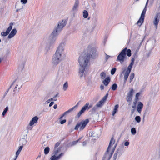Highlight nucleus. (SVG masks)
Instances as JSON below:
<instances>
[{"label":"nucleus","instance_id":"1","mask_svg":"<svg viewBox=\"0 0 160 160\" xmlns=\"http://www.w3.org/2000/svg\"><path fill=\"white\" fill-rule=\"evenodd\" d=\"M96 48L92 45L89 46L88 48L87 52L83 56L79 57L78 61L80 65L79 73L81 78L85 77V69L88 65L90 58H94L97 55Z\"/></svg>","mask_w":160,"mask_h":160},{"label":"nucleus","instance_id":"2","mask_svg":"<svg viewBox=\"0 0 160 160\" xmlns=\"http://www.w3.org/2000/svg\"><path fill=\"white\" fill-rule=\"evenodd\" d=\"M65 43L61 42L57 48L55 53L53 55L52 59V63L54 65L56 66L58 64L66 57L64 52V47Z\"/></svg>","mask_w":160,"mask_h":160},{"label":"nucleus","instance_id":"3","mask_svg":"<svg viewBox=\"0 0 160 160\" xmlns=\"http://www.w3.org/2000/svg\"><path fill=\"white\" fill-rule=\"evenodd\" d=\"M126 55L128 57L131 56V51L130 49H128L127 48H125L118 55L116 61L119 62L121 64L123 63L126 59Z\"/></svg>","mask_w":160,"mask_h":160},{"label":"nucleus","instance_id":"4","mask_svg":"<svg viewBox=\"0 0 160 160\" xmlns=\"http://www.w3.org/2000/svg\"><path fill=\"white\" fill-rule=\"evenodd\" d=\"M67 21L63 20L58 22V25L55 27L52 32L51 34V36L57 37L59 33L62 30L63 28L66 26Z\"/></svg>","mask_w":160,"mask_h":160},{"label":"nucleus","instance_id":"5","mask_svg":"<svg viewBox=\"0 0 160 160\" xmlns=\"http://www.w3.org/2000/svg\"><path fill=\"white\" fill-rule=\"evenodd\" d=\"M115 141V140L113 137H112L110 140L107 150L102 158V160H105L106 159H107V160H110L113 153V151H112L111 153H109V149L110 148L111 146L114 143Z\"/></svg>","mask_w":160,"mask_h":160},{"label":"nucleus","instance_id":"6","mask_svg":"<svg viewBox=\"0 0 160 160\" xmlns=\"http://www.w3.org/2000/svg\"><path fill=\"white\" fill-rule=\"evenodd\" d=\"M12 84H13L12 87H14L13 90L14 94H15L16 92H18L19 90L22 86L21 81L18 79H16L13 82Z\"/></svg>","mask_w":160,"mask_h":160},{"label":"nucleus","instance_id":"7","mask_svg":"<svg viewBox=\"0 0 160 160\" xmlns=\"http://www.w3.org/2000/svg\"><path fill=\"white\" fill-rule=\"evenodd\" d=\"M149 0H147L146 3V4L145 7L143 9L142 13L141 14L140 17L139 19V20L138 21L137 23V24L139 26H140L142 23H143L145 18V14L146 13V12L147 10V6Z\"/></svg>","mask_w":160,"mask_h":160},{"label":"nucleus","instance_id":"8","mask_svg":"<svg viewBox=\"0 0 160 160\" xmlns=\"http://www.w3.org/2000/svg\"><path fill=\"white\" fill-rule=\"evenodd\" d=\"M89 122V120L87 119L83 121H82L79 122H78L75 127L74 129L78 130L79 128L80 130H83Z\"/></svg>","mask_w":160,"mask_h":160},{"label":"nucleus","instance_id":"9","mask_svg":"<svg viewBox=\"0 0 160 160\" xmlns=\"http://www.w3.org/2000/svg\"><path fill=\"white\" fill-rule=\"evenodd\" d=\"M57 37H55L53 36H51V34L50 35L49 38V43L47 45L45 48L47 52L49 51L51 48L52 47Z\"/></svg>","mask_w":160,"mask_h":160},{"label":"nucleus","instance_id":"10","mask_svg":"<svg viewBox=\"0 0 160 160\" xmlns=\"http://www.w3.org/2000/svg\"><path fill=\"white\" fill-rule=\"evenodd\" d=\"M123 152V149L121 148H119L116 151L113 155V158H117V157L119 158L121 156Z\"/></svg>","mask_w":160,"mask_h":160},{"label":"nucleus","instance_id":"11","mask_svg":"<svg viewBox=\"0 0 160 160\" xmlns=\"http://www.w3.org/2000/svg\"><path fill=\"white\" fill-rule=\"evenodd\" d=\"M134 90L133 88L131 89L129 92L128 93L126 97V100L128 102H130L132 99Z\"/></svg>","mask_w":160,"mask_h":160},{"label":"nucleus","instance_id":"12","mask_svg":"<svg viewBox=\"0 0 160 160\" xmlns=\"http://www.w3.org/2000/svg\"><path fill=\"white\" fill-rule=\"evenodd\" d=\"M160 19V13H158L156 15L155 17L154 20L153 21V23L155 27H156V29L157 28L158 23L159 22Z\"/></svg>","mask_w":160,"mask_h":160},{"label":"nucleus","instance_id":"13","mask_svg":"<svg viewBox=\"0 0 160 160\" xmlns=\"http://www.w3.org/2000/svg\"><path fill=\"white\" fill-rule=\"evenodd\" d=\"M79 2L78 0H76L72 10V12L74 14L78 10Z\"/></svg>","mask_w":160,"mask_h":160},{"label":"nucleus","instance_id":"14","mask_svg":"<svg viewBox=\"0 0 160 160\" xmlns=\"http://www.w3.org/2000/svg\"><path fill=\"white\" fill-rule=\"evenodd\" d=\"M89 104V103H87L85 105L82 107L81 110L78 112V117H79L87 109L88 106Z\"/></svg>","mask_w":160,"mask_h":160},{"label":"nucleus","instance_id":"15","mask_svg":"<svg viewBox=\"0 0 160 160\" xmlns=\"http://www.w3.org/2000/svg\"><path fill=\"white\" fill-rule=\"evenodd\" d=\"M143 106V103L141 102H138L137 107V111L139 114H141Z\"/></svg>","mask_w":160,"mask_h":160},{"label":"nucleus","instance_id":"16","mask_svg":"<svg viewBox=\"0 0 160 160\" xmlns=\"http://www.w3.org/2000/svg\"><path fill=\"white\" fill-rule=\"evenodd\" d=\"M38 119V116H36L33 117L30 122L29 124V126H32L34 124L36 123Z\"/></svg>","mask_w":160,"mask_h":160},{"label":"nucleus","instance_id":"17","mask_svg":"<svg viewBox=\"0 0 160 160\" xmlns=\"http://www.w3.org/2000/svg\"><path fill=\"white\" fill-rule=\"evenodd\" d=\"M64 155L63 153H61L59 154L58 156L54 155L52 156L50 158L51 160H58L62 156Z\"/></svg>","mask_w":160,"mask_h":160},{"label":"nucleus","instance_id":"18","mask_svg":"<svg viewBox=\"0 0 160 160\" xmlns=\"http://www.w3.org/2000/svg\"><path fill=\"white\" fill-rule=\"evenodd\" d=\"M17 30L15 28H14L12 30L10 33L8 35V38H11L13 37L17 33Z\"/></svg>","mask_w":160,"mask_h":160},{"label":"nucleus","instance_id":"19","mask_svg":"<svg viewBox=\"0 0 160 160\" xmlns=\"http://www.w3.org/2000/svg\"><path fill=\"white\" fill-rule=\"evenodd\" d=\"M78 103L76 105H75L74 106L72 107L71 108H70L69 110H68V111L65 112L64 113V114L65 115H67L68 114H69L70 112H72L73 110L75 108L77 107L78 105Z\"/></svg>","mask_w":160,"mask_h":160},{"label":"nucleus","instance_id":"20","mask_svg":"<svg viewBox=\"0 0 160 160\" xmlns=\"http://www.w3.org/2000/svg\"><path fill=\"white\" fill-rule=\"evenodd\" d=\"M110 81V79L109 77L106 78L103 81V83L104 84L107 86L109 82Z\"/></svg>","mask_w":160,"mask_h":160},{"label":"nucleus","instance_id":"21","mask_svg":"<svg viewBox=\"0 0 160 160\" xmlns=\"http://www.w3.org/2000/svg\"><path fill=\"white\" fill-rule=\"evenodd\" d=\"M22 148H23V146L22 145H21V146H20V147H19V148H18V150L16 152V157H15V158H17L18 157V155L19 154H20L21 151L22 150Z\"/></svg>","mask_w":160,"mask_h":160},{"label":"nucleus","instance_id":"22","mask_svg":"<svg viewBox=\"0 0 160 160\" xmlns=\"http://www.w3.org/2000/svg\"><path fill=\"white\" fill-rule=\"evenodd\" d=\"M11 54V50L10 49H7L5 52V54L3 58H6L9 55Z\"/></svg>","mask_w":160,"mask_h":160},{"label":"nucleus","instance_id":"23","mask_svg":"<svg viewBox=\"0 0 160 160\" xmlns=\"http://www.w3.org/2000/svg\"><path fill=\"white\" fill-rule=\"evenodd\" d=\"M135 59L134 58H132L131 60V62L129 65L128 66V68L132 70V66L134 64Z\"/></svg>","mask_w":160,"mask_h":160},{"label":"nucleus","instance_id":"24","mask_svg":"<svg viewBox=\"0 0 160 160\" xmlns=\"http://www.w3.org/2000/svg\"><path fill=\"white\" fill-rule=\"evenodd\" d=\"M68 88V82H66L63 84V89L64 91H66Z\"/></svg>","mask_w":160,"mask_h":160},{"label":"nucleus","instance_id":"25","mask_svg":"<svg viewBox=\"0 0 160 160\" xmlns=\"http://www.w3.org/2000/svg\"><path fill=\"white\" fill-rule=\"evenodd\" d=\"M103 103L104 102L101 100L97 103L96 106L97 107H100L102 106Z\"/></svg>","mask_w":160,"mask_h":160},{"label":"nucleus","instance_id":"26","mask_svg":"<svg viewBox=\"0 0 160 160\" xmlns=\"http://www.w3.org/2000/svg\"><path fill=\"white\" fill-rule=\"evenodd\" d=\"M13 25V23H10V26L8 27V28L7 29L6 32L9 34L11 31V30L12 29V25Z\"/></svg>","mask_w":160,"mask_h":160},{"label":"nucleus","instance_id":"27","mask_svg":"<svg viewBox=\"0 0 160 160\" xmlns=\"http://www.w3.org/2000/svg\"><path fill=\"white\" fill-rule=\"evenodd\" d=\"M12 86H13V84H11L10 85V87L6 90V91H5V92L4 93V94L3 95V98H4L7 95V94L8 92V91H9V90L12 87Z\"/></svg>","mask_w":160,"mask_h":160},{"label":"nucleus","instance_id":"28","mask_svg":"<svg viewBox=\"0 0 160 160\" xmlns=\"http://www.w3.org/2000/svg\"><path fill=\"white\" fill-rule=\"evenodd\" d=\"M20 142L21 143H22V145H24L27 143V141L24 138H22L20 140Z\"/></svg>","mask_w":160,"mask_h":160},{"label":"nucleus","instance_id":"29","mask_svg":"<svg viewBox=\"0 0 160 160\" xmlns=\"http://www.w3.org/2000/svg\"><path fill=\"white\" fill-rule=\"evenodd\" d=\"M88 13L87 11L84 10L83 12V16L85 18H86L88 17Z\"/></svg>","mask_w":160,"mask_h":160},{"label":"nucleus","instance_id":"30","mask_svg":"<svg viewBox=\"0 0 160 160\" xmlns=\"http://www.w3.org/2000/svg\"><path fill=\"white\" fill-rule=\"evenodd\" d=\"M8 110V107L7 106L4 109L3 111L2 112V115L3 117L6 115V112Z\"/></svg>","mask_w":160,"mask_h":160},{"label":"nucleus","instance_id":"31","mask_svg":"<svg viewBox=\"0 0 160 160\" xmlns=\"http://www.w3.org/2000/svg\"><path fill=\"white\" fill-rule=\"evenodd\" d=\"M135 119L137 123H139L141 122V118L140 116H137L135 117Z\"/></svg>","mask_w":160,"mask_h":160},{"label":"nucleus","instance_id":"32","mask_svg":"<svg viewBox=\"0 0 160 160\" xmlns=\"http://www.w3.org/2000/svg\"><path fill=\"white\" fill-rule=\"evenodd\" d=\"M81 138H80L76 140L73 141L71 143L70 146H72L76 144L79 142V141L81 139Z\"/></svg>","mask_w":160,"mask_h":160},{"label":"nucleus","instance_id":"33","mask_svg":"<svg viewBox=\"0 0 160 160\" xmlns=\"http://www.w3.org/2000/svg\"><path fill=\"white\" fill-rule=\"evenodd\" d=\"M118 88V85L116 83H114L112 85L111 87V89L112 90L115 91Z\"/></svg>","mask_w":160,"mask_h":160},{"label":"nucleus","instance_id":"34","mask_svg":"<svg viewBox=\"0 0 160 160\" xmlns=\"http://www.w3.org/2000/svg\"><path fill=\"white\" fill-rule=\"evenodd\" d=\"M49 150L50 149L48 147L45 148L44 150V154L45 155L49 153Z\"/></svg>","mask_w":160,"mask_h":160},{"label":"nucleus","instance_id":"35","mask_svg":"<svg viewBox=\"0 0 160 160\" xmlns=\"http://www.w3.org/2000/svg\"><path fill=\"white\" fill-rule=\"evenodd\" d=\"M100 76L101 77V78L102 79H104V78L106 76V74L104 72H102L100 74Z\"/></svg>","mask_w":160,"mask_h":160},{"label":"nucleus","instance_id":"36","mask_svg":"<svg viewBox=\"0 0 160 160\" xmlns=\"http://www.w3.org/2000/svg\"><path fill=\"white\" fill-rule=\"evenodd\" d=\"M134 73L133 72H132L130 74V82H131L132 80L133 79L134 77Z\"/></svg>","mask_w":160,"mask_h":160},{"label":"nucleus","instance_id":"37","mask_svg":"<svg viewBox=\"0 0 160 160\" xmlns=\"http://www.w3.org/2000/svg\"><path fill=\"white\" fill-rule=\"evenodd\" d=\"M131 132L132 135H135L136 133V130L135 128H132L131 129Z\"/></svg>","mask_w":160,"mask_h":160},{"label":"nucleus","instance_id":"38","mask_svg":"<svg viewBox=\"0 0 160 160\" xmlns=\"http://www.w3.org/2000/svg\"><path fill=\"white\" fill-rule=\"evenodd\" d=\"M139 49V48H138V49H137V50H136L135 52L133 55L134 57L133 58H134V59L137 58L138 57V53Z\"/></svg>","mask_w":160,"mask_h":160},{"label":"nucleus","instance_id":"39","mask_svg":"<svg viewBox=\"0 0 160 160\" xmlns=\"http://www.w3.org/2000/svg\"><path fill=\"white\" fill-rule=\"evenodd\" d=\"M131 71V69L127 68V70L125 72L124 74L129 75V74L130 73Z\"/></svg>","mask_w":160,"mask_h":160},{"label":"nucleus","instance_id":"40","mask_svg":"<svg viewBox=\"0 0 160 160\" xmlns=\"http://www.w3.org/2000/svg\"><path fill=\"white\" fill-rule=\"evenodd\" d=\"M116 69V68H113L112 69L111 71V74L112 75H113L115 74Z\"/></svg>","mask_w":160,"mask_h":160},{"label":"nucleus","instance_id":"41","mask_svg":"<svg viewBox=\"0 0 160 160\" xmlns=\"http://www.w3.org/2000/svg\"><path fill=\"white\" fill-rule=\"evenodd\" d=\"M105 62H106L108 60V59L109 58V57H111V56H109V55H108L106 53L105 54Z\"/></svg>","mask_w":160,"mask_h":160},{"label":"nucleus","instance_id":"42","mask_svg":"<svg viewBox=\"0 0 160 160\" xmlns=\"http://www.w3.org/2000/svg\"><path fill=\"white\" fill-rule=\"evenodd\" d=\"M8 34L6 32H1V35L3 36H6Z\"/></svg>","mask_w":160,"mask_h":160},{"label":"nucleus","instance_id":"43","mask_svg":"<svg viewBox=\"0 0 160 160\" xmlns=\"http://www.w3.org/2000/svg\"><path fill=\"white\" fill-rule=\"evenodd\" d=\"M118 107L119 106L118 104L115 105V106H114V108L113 111L116 112H117V111L118 110Z\"/></svg>","mask_w":160,"mask_h":160},{"label":"nucleus","instance_id":"44","mask_svg":"<svg viewBox=\"0 0 160 160\" xmlns=\"http://www.w3.org/2000/svg\"><path fill=\"white\" fill-rule=\"evenodd\" d=\"M66 122V119H64L60 121V123L61 124H63Z\"/></svg>","mask_w":160,"mask_h":160},{"label":"nucleus","instance_id":"45","mask_svg":"<svg viewBox=\"0 0 160 160\" xmlns=\"http://www.w3.org/2000/svg\"><path fill=\"white\" fill-rule=\"evenodd\" d=\"M28 2V0H21V2L23 4H26Z\"/></svg>","mask_w":160,"mask_h":160},{"label":"nucleus","instance_id":"46","mask_svg":"<svg viewBox=\"0 0 160 160\" xmlns=\"http://www.w3.org/2000/svg\"><path fill=\"white\" fill-rule=\"evenodd\" d=\"M107 98L106 97V96H104L101 100L104 102L107 99Z\"/></svg>","mask_w":160,"mask_h":160},{"label":"nucleus","instance_id":"47","mask_svg":"<svg viewBox=\"0 0 160 160\" xmlns=\"http://www.w3.org/2000/svg\"><path fill=\"white\" fill-rule=\"evenodd\" d=\"M129 142L128 141H127L125 142L124 145L126 146H128L129 145Z\"/></svg>","mask_w":160,"mask_h":160},{"label":"nucleus","instance_id":"48","mask_svg":"<svg viewBox=\"0 0 160 160\" xmlns=\"http://www.w3.org/2000/svg\"><path fill=\"white\" fill-rule=\"evenodd\" d=\"M60 144V142H58L55 145V148H57L58 147Z\"/></svg>","mask_w":160,"mask_h":160},{"label":"nucleus","instance_id":"49","mask_svg":"<svg viewBox=\"0 0 160 160\" xmlns=\"http://www.w3.org/2000/svg\"><path fill=\"white\" fill-rule=\"evenodd\" d=\"M65 116V115L64 114V113H63V114L60 117L59 119V120H61Z\"/></svg>","mask_w":160,"mask_h":160},{"label":"nucleus","instance_id":"50","mask_svg":"<svg viewBox=\"0 0 160 160\" xmlns=\"http://www.w3.org/2000/svg\"><path fill=\"white\" fill-rule=\"evenodd\" d=\"M58 152H59L58 150H57L55 151L54 152V155H57Z\"/></svg>","mask_w":160,"mask_h":160},{"label":"nucleus","instance_id":"51","mask_svg":"<svg viewBox=\"0 0 160 160\" xmlns=\"http://www.w3.org/2000/svg\"><path fill=\"white\" fill-rule=\"evenodd\" d=\"M104 86L102 85H101L100 86V88L101 90H102L104 89Z\"/></svg>","mask_w":160,"mask_h":160},{"label":"nucleus","instance_id":"52","mask_svg":"<svg viewBox=\"0 0 160 160\" xmlns=\"http://www.w3.org/2000/svg\"><path fill=\"white\" fill-rule=\"evenodd\" d=\"M54 104V102H51L49 104V107H50L52 106Z\"/></svg>","mask_w":160,"mask_h":160},{"label":"nucleus","instance_id":"53","mask_svg":"<svg viewBox=\"0 0 160 160\" xmlns=\"http://www.w3.org/2000/svg\"><path fill=\"white\" fill-rule=\"evenodd\" d=\"M135 109H132L131 110V114L132 115L134 113Z\"/></svg>","mask_w":160,"mask_h":160},{"label":"nucleus","instance_id":"54","mask_svg":"<svg viewBox=\"0 0 160 160\" xmlns=\"http://www.w3.org/2000/svg\"><path fill=\"white\" fill-rule=\"evenodd\" d=\"M128 76H129V75H128L124 74V79H127L128 78Z\"/></svg>","mask_w":160,"mask_h":160},{"label":"nucleus","instance_id":"55","mask_svg":"<svg viewBox=\"0 0 160 160\" xmlns=\"http://www.w3.org/2000/svg\"><path fill=\"white\" fill-rule=\"evenodd\" d=\"M51 101L50 100V99L47 100V101H46L45 102V104H48V103L50 102Z\"/></svg>","mask_w":160,"mask_h":160},{"label":"nucleus","instance_id":"56","mask_svg":"<svg viewBox=\"0 0 160 160\" xmlns=\"http://www.w3.org/2000/svg\"><path fill=\"white\" fill-rule=\"evenodd\" d=\"M50 100L51 101H56L57 100V99L55 98H51L50 99Z\"/></svg>","mask_w":160,"mask_h":160},{"label":"nucleus","instance_id":"57","mask_svg":"<svg viewBox=\"0 0 160 160\" xmlns=\"http://www.w3.org/2000/svg\"><path fill=\"white\" fill-rule=\"evenodd\" d=\"M87 144V142L86 141H84L82 142V145L84 146H85Z\"/></svg>","mask_w":160,"mask_h":160},{"label":"nucleus","instance_id":"58","mask_svg":"<svg viewBox=\"0 0 160 160\" xmlns=\"http://www.w3.org/2000/svg\"><path fill=\"white\" fill-rule=\"evenodd\" d=\"M139 95V93H137L136 95V98H138V97Z\"/></svg>","mask_w":160,"mask_h":160},{"label":"nucleus","instance_id":"59","mask_svg":"<svg viewBox=\"0 0 160 160\" xmlns=\"http://www.w3.org/2000/svg\"><path fill=\"white\" fill-rule=\"evenodd\" d=\"M132 109H135L136 108V106L135 105H133L132 107Z\"/></svg>","mask_w":160,"mask_h":160},{"label":"nucleus","instance_id":"60","mask_svg":"<svg viewBox=\"0 0 160 160\" xmlns=\"http://www.w3.org/2000/svg\"><path fill=\"white\" fill-rule=\"evenodd\" d=\"M32 129V128H31L29 126H28L27 128V130H31Z\"/></svg>","mask_w":160,"mask_h":160},{"label":"nucleus","instance_id":"61","mask_svg":"<svg viewBox=\"0 0 160 160\" xmlns=\"http://www.w3.org/2000/svg\"><path fill=\"white\" fill-rule=\"evenodd\" d=\"M57 108V104H55L53 106V108L54 109H56Z\"/></svg>","mask_w":160,"mask_h":160},{"label":"nucleus","instance_id":"62","mask_svg":"<svg viewBox=\"0 0 160 160\" xmlns=\"http://www.w3.org/2000/svg\"><path fill=\"white\" fill-rule=\"evenodd\" d=\"M116 146H117V144H116L114 146V147H113V150H112V151H114V150L115 149V148H116Z\"/></svg>","mask_w":160,"mask_h":160},{"label":"nucleus","instance_id":"63","mask_svg":"<svg viewBox=\"0 0 160 160\" xmlns=\"http://www.w3.org/2000/svg\"><path fill=\"white\" fill-rule=\"evenodd\" d=\"M116 112H115V111H113L112 112V115L113 116H114Z\"/></svg>","mask_w":160,"mask_h":160},{"label":"nucleus","instance_id":"64","mask_svg":"<svg viewBox=\"0 0 160 160\" xmlns=\"http://www.w3.org/2000/svg\"><path fill=\"white\" fill-rule=\"evenodd\" d=\"M92 107V106L91 105H90L89 106L88 105V107L87 108H88V109Z\"/></svg>","mask_w":160,"mask_h":160}]
</instances>
